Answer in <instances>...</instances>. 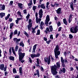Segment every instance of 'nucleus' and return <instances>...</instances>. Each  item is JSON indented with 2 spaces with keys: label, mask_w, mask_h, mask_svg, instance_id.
Wrapping results in <instances>:
<instances>
[{
  "label": "nucleus",
  "mask_w": 78,
  "mask_h": 78,
  "mask_svg": "<svg viewBox=\"0 0 78 78\" xmlns=\"http://www.w3.org/2000/svg\"><path fill=\"white\" fill-rule=\"evenodd\" d=\"M56 64L57 66L55 65L51 67V72L53 75H56L58 73V72H57L56 69L57 68L58 69V68H60L61 67L59 62L56 63Z\"/></svg>",
  "instance_id": "nucleus-1"
},
{
  "label": "nucleus",
  "mask_w": 78,
  "mask_h": 78,
  "mask_svg": "<svg viewBox=\"0 0 78 78\" xmlns=\"http://www.w3.org/2000/svg\"><path fill=\"white\" fill-rule=\"evenodd\" d=\"M22 50L20 49H19L18 50V55H19V61L20 62H21L22 63H23L25 62L24 60H22L25 55V53H22L21 52Z\"/></svg>",
  "instance_id": "nucleus-2"
},
{
  "label": "nucleus",
  "mask_w": 78,
  "mask_h": 78,
  "mask_svg": "<svg viewBox=\"0 0 78 78\" xmlns=\"http://www.w3.org/2000/svg\"><path fill=\"white\" fill-rule=\"evenodd\" d=\"M59 46L57 45L54 50L55 57L56 59L58 58V56L61 54V52L59 51Z\"/></svg>",
  "instance_id": "nucleus-3"
},
{
  "label": "nucleus",
  "mask_w": 78,
  "mask_h": 78,
  "mask_svg": "<svg viewBox=\"0 0 78 78\" xmlns=\"http://www.w3.org/2000/svg\"><path fill=\"white\" fill-rule=\"evenodd\" d=\"M70 31L73 33H76L77 31H78V26H76L73 30V28L71 27L70 29Z\"/></svg>",
  "instance_id": "nucleus-4"
},
{
  "label": "nucleus",
  "mask_w": 78,
  "mask_h": 78,
  "mask_svg": "<svg viewBox=\"0 0 78 78\" xmlns=\"http://www.w3.org/2000/svg\"><path fill=\"white\" fill-rule=\"evenodd\" d=\"M44 61L45 62H48V64L49 65L50 64V56H49V58H48L47 57H45L44 58Z\"/></svg>",
  "instance_id": "nucleus-5"
},
{
  "label": "nucleus",
  "mask_w": 78,
  "mask_h": 78,
  "mask_svg": "<svg viewBox=\"0 0 78 78\" xmlns=\"http://www.w3.org/2000/svg\"><path fill=\"white\" fill-rule=\"evenodd\" d=\"M49 21H50V18L49 17V15H48L46 16V19L45 22V24L46 25V26H48Z\"/></svg>",
  "instance_id": "nucleus-6"
},
{
  "label": "nucleus",
  "mask_w": 78,
  "mask_h": 78,
  "mask_svg": "<svg viewBox=\"0 0 78 78\" xmlns=\"http://www.w3.org/2000/svg\"><path fill=\"white\" fill-rule=\"evenodd\" d=\"M0 69L2 70H4V72L6 71V67L5 66L4 67V64L1 65L0 66Z\"/></svg>",
  "instance_id": "nucleus-7"
},
{
  "label": "nucleus",
  "mask_w": 78,
  "mask_h": 78,
  "mask_svg": "<svg viewBox=\"0 0 78 78\" xmlns=\"http://www.w3.org/2000/svg\"><path fill=\"white\" fill-rule=\"evenodd\" d=\"M43 13V11H42V9H41L39 12V16L40 18H42V13Z\"/></svg>",
  "instance_id": "nucleus-8"
},
{
  "label": "nucleus",
  "mask_w": 78,
  "mask_h": 78,
  "mask_svg": "<svg viewBox=\"0 0 78 78\" xmlns=\"http://www.w3.org/2000/svg\"><path fill=\"white\" fill-rule=\"evenodd\" d=\"M5 9V5H0V10L3 11Z\"/></svg>",
  "instance_id": "nucleus-9"
},
{
  "label": "nucleus",
  "mask_w": 78,
  "mask_h": 78,
  "mask_svg": "<svg viewBox=\"0 0 78 78\" xmlns=\"http://www.w3.org/2000/svg\"><path fill=\"white\" fill-rule=\"evenodd\" d=\"M13 41L15 42V43H18V42H20V39H17V38H13Z\"/></svg>",
  "instance_id": "nucleus-10"
},
{
  "label": "nucleus",
  "mask_w": 78,
  "mask_h": 78,
  "mask_svg": "<svg viewBox=\"0 0 78 78\" xmlns=\"http://www.w3.org/2000/svg\"><path fill=\"white\" fill-rule=\"evenodd\" d=\"M36 21L37 23H39V24H40L41 21V19L37 18H36Z\"/></svg>",
  "instance_id": "nucleus-11"
},
{
  "label": "nucleus",
  "mask_w": 78,
  "mask_h": 78,
  "mask_svg": "<svg viewBox=\"0 0 78 78\" xmlns=\"http://www.w3.org/2000/svg\"><path fill=\"white\" fill-rule=\"evenodd\" d=\"M45 25V24L43 21H41V23L40 29L41 30H43V27Z\"/></svg>",
  "instance_id": "nucleus-12"
},
{
  "label": "nucleus",
  "mask_w": 78,
  "mask_h": 78,
  "mask_svg": "<svg viewBox=\"0 0 78 78\" xmlns=\"http://www.w3.org/2000/svg\"><path fill=\"white\" fill-rule=\"evenodd\" d=\"M38 7V8L41 7L42 9H45V6L44 5V4H41V5H39Z\"/></svg>",
  "instance_id": "nucleus-13"
},
{
  "label": "nucleus",
  "mask_w": 78,
  "mask_h": 78,
  "mask_svg": "<svg viewBox=\"0 0 78 78\" xmlns=\"http://www.w3.org/2000/svg\"><path fill=\"white\" fill-rule=\"evenodd\" d=\"M37 46V44H35L33 46L32 53H35V51H36V49Z\"/></svg>",
  "instance_id": "nucleus-14"
},
{
  "label": "nucleus",
  "mask_w": 78,
  "mask_h": 78,
  "mask_svg": "<svg viewBox=\"0 0 78 78\" xmlns=\"http://www.w3.org/2000/svg\"><path fill=\"white\" fill-rule=\"evenodd\" d=\"M36 62H37V65L36 63V66H37V67H40V66L39 65V58L37 59Z\"/></svg>",
  "instance_id": "nucleus-15"
},
{
  "label": "nucleus",
  "mask_w": 78,
  "mask_h": 78,
  "mask_svg": "<svg viewBox=\"0 0 78 78\" xmlns=\"http://www.w3.org/2000/svg\"><path fill=\"white\" fill-rule=\"evenodd\" d=\"M70 6L72 11H73V10H74V8H73V2H71L70 3Z\"/></svg>",
  "instance_id": "nucleus-16"
},
{
  "label": "nucleus",
  "mask_w": 78,
  "mask_h": 78,
  "mask_svg": "<svg viewBox=\"0 0 78 78\" xmlns=\"http://www.w3.org/2000/svg\"><path fill=\"white\" fill-rule=\"evenodd\" d=\"M36 73L34 74V75L36 76V75H37L38 77H39V70H37L36 71Z\"/></svg>",
  "instance_id": "nucleus-17"
},
{
  "label": "nucleus",
  "mask_w": 78,
  "mask_h": 78,
  "mask_svg": "<svg viewBox=\"0 0 78 78\" xmlns=\"http://www.w3.org/2000/svg\"><path fill=\"white\" fill-rule=\"evenodd\" d=\"M9 59L11 61H14V57L12 56L9 57Z\"/></svg>",
  "instance_id": "nucleus-18"
},
{
  "label": "nucleus",
  "mask_w": 78,
  "mask_h": 78,
  "mask_svg": "<svg viewBox=\"0 0 78 78\" xmlns=\"http://www.w3.org/2000/svg\"><path fill=\"white\" fill-rule=\"evenodd\" d=\"M61 8H59L57 10H56V12L57 14H60L61 13Z\"/></svg>",
  "instance_id": "nucleus-19"
},
{
  "label": "nucleus",
  "mask_w": 78,
  "mask_h": 78,
  "mask_svg": "<svg viewBox=\"0 0 78 78\" xmlns=\"http://www.w3.org/2000/svg\"><path fill=\"white\" fill-rule=\"evenodd\" d=\"M18 6L19 8H21V9H22V8H23V4L21 3H19L18 4Z\"/></svg>",
  "instance_id": "nucleus-20"
},
{
  "label": "nucleus",
  "mask_w": 78,
  "mask_h": 78,
  "mask_svg": "<svg viewBox=\"0 0 78 78\" xmlns=\"http://www.w3.org/2000/svg\"><path fill=\"white\" fill-rule=\"evenodd\" d=\"M32 27V24H29V25L28 26V30H31V28Z\"/></svg>",
  "instance_id": "nucleus-21"
},
{
  "label": "nucleus",
  "mask_w": 78,
  "mask_h": 78,
  "mask_svg": "<svg viewBox=\"0 0 78 78\" xmlns=\"http://www.w3.org/2000/svg\"><path fill=\"white\" fill-rule=\"evenodd\" d=\"M63 23L66 25H67V21L66 20V18L64 19H63Z\"/></svg>",
  "instance_id": "nucleus-22"
},
{
  "label": "nucleus",
  "mask_w": 78,
  "mask_h": 78,
  "mask_svg": "<svg viewBox=\"0 0 78 78\" xmlns=\"http://www.w3.org/2000/svg\"><path fill=\"white\" fill-rule=\"evenodd\" d=\"M12 50L13 52V54H14V55H15V56H16V53L15 51H14V48H13V47L12 48Z\"/></svg>",
  "instance_id": "nucleus-23"
},
{
  "label": "nucleus",
  "mask_w": 78,
  "mask_h": 78,
  "mask_svg": "<svg viewBox=\"0 0 78 78\" xmlns=\"http://www.w3.org/2000/svg\"><path fill=\"white\" fill-rule=\"evenodd\" d=\"M19 72L20 74H22V67H20L19 68Z\"/></svg>",
  "instance_id": "nucleus-24"
},
{
  "label": "nucleus",
  "mask_w": 78,
  "mask_h": 78,
  "mask_svg": "<svg viewBox=\"0 0 78 78\" xmlns=\"http://www.w3.org/2000/svg\"><path fill=\"white\" fill-rule=\"evenodd\" d=\"M5 15V13H0V16L1 17V18H3V17Z\"/></svg>",
  "instance_id": "nucleus-25"
},
{
  "label": "nucleus",
  "mask_w": 78,
  "mask_h": 78,
  "mask_svg": "<svg viewBox=\"0 0 78 78\" xmlns=\"http://www.w3.org/2000/svg\"><path fill=\"white\" fill-rule=\"evenodd\" d=\"M32 0H31L30 1V3H28L27 5L28 6H31L32 5Z\"/></svg>",
  "instance_id": "nucleus-26"
},
{
  "label": "nucleus",
  "mask_w": 78,
  "mask_h": 78,
  "mask_svg": "<svg viewBox=\"0 0 78 78\" xmlns=\"http://www.w3.org/2000/svg\"><path fill=\"white\" fill-rule=\"evenodd\" d=\"M20 46H22L23 47H24V44H23V41H22L20 42Z\"/></svg>",
  "instance_id": "nucleus-27"
},
{
  "label": "nucleus",
  "mask_w": 78,
  "mask_h": 78,
  "mask_svg": "<svg viewBox=\"0 0 78 78\" xmlns=\"http://www.w3.org/2000/svg\"><path fill=\"white\" fill-rule=\"evenodd\" d=\"M24 34H25V35L27 37H29V35H28V34H27V32L25 31L24 32Z\"/></svg>",
  "instance_id": "nucleus-28"
},
{
  "label": "nucleus",
  "mask_w": 78,
  "mask_h": 78,
  "mask_svg": "<svg viewBox=\"0 0 78 78\" xmlns=\"http://www.w3.org/2000/svg\"><path fill=\"white\" fill-rule=\"evenodd\" d=\"M50 3L49 2H47L46 3V7L48 9V5H49Z\"/></svg>",
  "instance_id": "nucleus-29"
},
{
  "label": "nucleus",
  "mask_w": 78,
  "mask_h": 78,
  "mask_svg": "<svg viewBox=\"0 0 78 78\" xmlns=\"http://www.w3.org/2000/svg\"><path fill=\"white\" fill-rule=\"evenodd\" d=\"M32 33H36V31L35 30H36V28H32Z\"/></svg>",
  "instance_id": "nucleus-30"
},
{
  "label": "nucleus",
  "mask_w": 78,
  "mask_h": 78,
  "mask_svg": "<svg viewBox=\"0 0 78 78\" xmlns=\"http://www.w3.org/2000/svg\"><path fill=\"white\" fill-rule=\"evenodd\" d=\"M31 58H34V57H36V54H32L31 55Z\"/></svg>",
  "instance_id": "nucleus-31"
},
{
  "label": "nucleus",
  "mask_w": 78,
  "mask_h": 78,
  "mask_svg": "<svg viewBox=\"0 0 78 78\" xmlns=\"http://www.w3.org/2000/svg\"><path fill=\"white\" fill-rule=\"evenodd\" d=\"M10 25V29H12V27L14 26V23H11Z\"/></svg>",
  "instance_id": "nucleus-32"
},
{
  "label": "nucleus",
  "mask_w": 78,
  "mask_h": 78,
  "mask_svg": "<svg viewBox=\"0 0 78 78\" xmlns=\"http://www.w3.org/2000/svg\"><path fill=\"white\" fill-rule=\"evenodd\" d=\"M12 34H13V32H11L10 33V34L9 35L10 39H11L12 37Z\"/></svg>",
  "instance_id": "nucleus-33"
},
{
  "label": "nucleus",
  "mask_w": 78,
  "mask_h": 78,
  "mask_svg": "<svg viewBox=\"0 0 78 78\" xmlns=\"http://www.w3.org/2000/svg\"><path fill=\"white\" fill-rule=\"evenodd\" d=\"M61 71L63 72V73H65V72H66V69L64 68H63L61 70Z\"/></svg>",
  "instance_id": "nucleus-34"
},
{
  "label": "nucleus",
  "mask_w": 78,
  "mask_h": 78,
  "mask_svg": "<svg viewBox=\"0 0 78 78\" xmlns=\"http://www.w3.org/2000/svg\"><path fill=\"white\" fill-rule=\"evenodd\" d=\"M61 62L62 63H64V59H63V58L62 57H61Z\"/></svg>",
  "instance_id": "nucleus-35"
},
{
  "label": "nucleus",
  "mask_w": 78,
  "mask_h": 78,
  "mask_svg": "<svg viewBox=\"0 0 78 78\" xmlns=\"http://www.w3.org/2000/svg\"><path fill=\"white\" fill-rule=\"evenodd\" d=\"M13 73H17V71H16V69L13 68Z\"/></svg>",
  "instance_id": "nucleus-36"
},
{
  "label": "nucleus",
  "mask_w": 78,
  "mask_h": 78,
  "mask_svg": "<svg viewBox=\"0 0 78 78\" xmlns=\"http://www.w3.org/2000/svg\"><path fill=\"white\" fill-rule=\"evenodd\" d=\"M17 30H15L14 33V35H16V34H17Z\"/></svg>",
  "instance_id": "nucleus-37"
},
{
  "label": "nucleus",
  "mask_w": 78,
  "mask_h": 78,
  "mask_svg": "<svg viewBox=\"0 0 78 78\" xmlns=\"http://www.w3.org/2000/svg\"><path fill=\"white\" fill-rule=\"evenodd\" d=\"M72 16H73V15L71 14L69 16V19H73V17H72Z\"/></svg>",
  "instance_id": "nucleus-38"
},
{
  "label": "nucleus",
  "mask_w": 78,
  "mask_h": 78,
  "mask_svg": "<svg viewBox=\"0 0 78 78\" xmlns=\"http://www.w3.org/2000/svg\"><path fill=\"white\" fill-rule=\"evenodd\" d=\"M36 35H39L40 34V30H38L37 31V33L36 34Z\"/></svg>",
  "instance_id": "nucleus-39"
},
{
  "label": "nucleus",
  "mask_w": 78,
  "mask_h": 78,
  "mask_svg": "<svg viewBox=\"0 0 78 78\" xmlns=\"http://www.w3.org/2000/svg\"><path fill=\"white\" fill-rule=\"evenodd\" d=\"M49 29L51 31H52V30H53V27H52V26H50L49 27Z\"/></svg>",
  "instance_id": "nucleus-40"
},
{
  "label": "nucleus",
  "mask_w": 78,
  "mask_h": 78,
  "mask_svg": "<svg viewBox=\"0 0 78 78\" xmlns=\"http://www.w3.org/2000/svg\"><path fill=\"white\" fill-rule=\"evenodd\" d=\"M12 4H13V1H11L10 2V3L9 4V6H12Z\"/></svg>",
  "instance_id": "nucleus-41"
},
{
  "label": "nucleus",
  "mask_w": 78,
  "mask_h": 78,
  "mask_svg": "<svg viewBox=\"0 0 78 78\" xmlns=\"http://www.w3.org/2000/svg\"><path fill=\"white\" fill-rule=\"evenodd\" d=\"M37 8V6H34L33 7V9L34 11H35L36 10V9Z\"/></svg>",
  "instance_id": "nucleus-42"
},
{
  "label": "nucleus",
  "mask_w": 78,
  "mask_h": 78,
  "mask_svg": "<svg viewBox=\"0 0 78 78\" xmlns=\"http://www.w3.org/2000/svg\"><path fill=\"white\" fill-rule=\"evenodd\" d=\"M18 48H19V46H18L17 45H16L15 48V51H17Z\"/></svg>",
  "instance_id": "nucleus-43"
},
{
  "label": "nucleus",
  "mask_w": 78,
  "mask_h": 78,
  "mask_svg": "<svg viewBox=\"0 0 78 78\" xmlns=\"http://www.w3.org/2000/svg\"><path fill=\"white\" fill-rule=\"evenodd\" d=\"M69 36L70 39H72V38H73V36L71 34H69Z\"/></svg>",
  "instance_id": "nucleus-44"
},
{
  "label": "nucleus",
  "mask_w": 78,
  "mask_h": 78,
  "mask_svg": "<svg viewBox=\"0 0 78 78\" xmlns=\"http://www.w3.org/2000/svg\"><path fill=\"white\" fill-rule=\"evenodd\" d=\"M71 21H72V19H70V18H69L68 19V22L69 23H70L71 22Z\"/></svg>",
  "instance_id": "nucleus-45"
},
{
  "label": "nucleus",
  "mask_w": 78,
  "mask_h": 78,
  "mask_svg": "<svg viewBox=\"0 0 78 78\" xmlns=\"http://www.w3.org/2000/svg\"><path fill=\"white\" fill-rule=\"evenodd\" d=\"M57 23L58 27H59L61 25V23L60 22H58Z\"/></svg>",
  "instance_id": "nucleus-46"
},
{
  "label": "nucleus",
  "mask_w": 78,
  "mask_h": 78,
  "mask_svg": "<svg viewBox=\"0 0 78 78\" xmlns=\"http://www.w3.org/2000/svg\"><path fill=\"white\" fill-rule=\"evenodd\" d=\"M18 16H20L21 15V13L20 11H18L17 13Z\"/></svg>",
  "instance_id": "nucleus-47"
},
{
  "label": "nucleus",
  "mask_w": 78,
  "mask_h": 78,
  "mask_svg": "<svg viewBox=\"0 0 78 78\" xmlns=\"http://www.w3.org/2000/svg\"><path fill=\"white\" fill-rule=\"evenodd\" d=\"M50 39H53V35H51L50 36Z\"/></svg>",
  "instance_id": "nucleus-48"
},
{
  "label": "nucleus",
  "mask_w": 78,
  "mask_h": 78,
  "mask_svg": "<svg viewBox=\"0 0 78 78\" xmlns=\"http://www.w3.org/2000/svg\"><path fill=\"white\" fill-rule=\"evenodd\" d=\"M9 53H10V54H11V53H12V52L11 51V48H10V49H9Z\"/></svg>",
  "instance_id": "nucleus-49"
},
{
  "label": "nucleus",
  "mask_w": 78,
  "mask_h": 78,
  "mask_svg": "<svg viewBox=\"0 0 78 78\" xmlns=\"http://www.w3.org/2000/svg\"><path fill=\"white\" fill-rule=\"evenodd\" d=\"M32 22V21H31V19H30L29 20V24H31V22Z\"/></svg>",
  "instance_id": "nucleus-50"
},
{
  "label": "nucleus",
  "mask_w": 78,
  "mask_h": 78,
  "mask_svg": "<svg viewBox=\"0 0 78 78\" xmlns=\"http://www.w3.org/2000/svg\"><path fill=\"white\" fill-rule=\"evenodd\" d=\"M38 15V13H37V12H36L35 13L36 18H38V17H37Z\"/></svg>",
  "instance_id": "nucleus-51"
},
{
  "label": "nucleus",
  "mask_w": 78,
  "mask_h": 78,
  "mask_svg": "<svg viewBox=\"0 0 78 78\" xmlns=\"http://www.w3.org/2000/svg\"><path fill=\"white\" fill-rule=\"evenodd\" d=\"M64 62H68L67 61V58H66L64 60Z\"/></svg>",
  "instance_id": "nucleus-52"
},
{
  "label": "nucleus",
  "mask_w": 78,
  "mask_h": 78,
  "mask_svg": "<svg viewBox=\"0 0 78 78\" xmlns=\"http://www.w3.org/2000/svg\"><path fill=\"white\" fill-rule=\"evenodd\" d=\"M20 78V76L18 75H16L15 76V78Z\"/></svg>",
  "instance_id": "nucleus-53"
},
{
  "label": "nucleus",
  "mask_w": 78,
  "mask_h": 78,
  "mask_svg": "<svg viewBox=\"0 0 78 78\" xmlns=\"http://www.w3.org/2000/svg\"><path fill=\"white\" fill-rule=\"evenodd\" d=\"M40 56V54L37 53V55H36V57H39Z\"/></svg>",
  "instance_id": "nucleus-54"
},
{
  "label": "nucleus",
  "mask_w": 78,
  "mask_h": 78,
  "mask_svg": "<svg viewBox=\"0 0 78 78\" xmlns=\"http://www.w3.org/2000/svg\"><path fill=\"white\" fill-rule=\"evenodd\" d=\"M62 28V27H60L59 28L58 30V31H61V29Z\"/></svg>",
  "instance_id": "nucleus-55"
},
{
  "label": "nucleus",
  "mask_w": 78,
  "mask_h": 78,
  "mask_svg": "<svg viewBox=\"0 0 78 78\" xmlns=\"http://www.w3.org/2000/svg\"><path fill=\"white\" fill-rule=\"evenodd\" d=\"M30 14H28L27 16L26 17V18H29V17H30Z\"/></svg>",
  "instance_id": "nucleus-56"
},
{
  "label": "nucleus",
  "mask_w": 78,
  "mask_h": 78,
  "mask_svg": "<svg viewBox=\"0 0 78 78\" xmlns=\"http://www.w3.org/2000/svg\"><path fill=\"white\" fill-rule=\"evenodd\" d=\"M20 34V31H18V34L17 35L18 36H19V35Z\"/></svg>",
  "instance_id": "nucleus-57"
},
{
  "label": "nucleus",
  "mask_w": 78,
  "mask_h": 78,
  "mask_svg": "<svg viewBox=\"0 0 78 78\" xmlns=\"http://www.w3.org/2000/svg\"><path fill=\"white\" fill-rule=\"evenodd\" d=\"M41 71H44V68L42 66L41 67Z\"/></svg>",
  "instance_id": "nucleus-58"
},
{
  "label": "nucleus",
  "mask_w": 78,
  "mask_h": 78,
  "mask_svg": "<svg viewBox=\"0 0 78 78\" xmlns=\"http://www.w3.org/2000/svg\"><path fill=\"white\" fill-rule=\"evenodd\" d=\"M55 78H60V76H59L57 75L56 76H55Z\"/></svg>",
  "instance_id": "nucleus-59"
},
{
  "label": "nucleus",
  "mask_w": 78,
  "mask_h": 78,
  "mask_svg": "<svg viewBox=\"0 0 78 78\" xmlns=\"http://www.w3.org/2000/svg\"><path fill=\"white\" fill-rule=\"evenodd\" d=\"M59 34H57L56 36V38H58V36H59Z\"/></svg>",
  "instance_id": "nucleus-60"
},
{
  "label": "nucleus",
  "mask_w": 78,
  "mask_h": 78,
  "mask_svg": "<svg viewBox=\"0 0 78 78\" xmlns=\"http://www.w3.org/2000/svg\"><path fill=\"white\" fill-rule=\"evenodd\" d=\"M23 12H24V14H26V13H27V10H23Z\"/></svg>",
  "instance_id": "nucleus-61"
},
{
  "label": "nucleus",
  "mask_w": 78,
  "mask_h": 78,
  "mask_svg": "<svg viewBox=\"0 0 78 78\" xmlns=\"http://www.w3.org/2000/svg\"><path fill=\"white\" fill-rule=\"evenodd\" d=\"M67 53L66 51L65 52L64 54V56H66V55H67Z\"/></svg>",
  "instance_id": "nucleus-62"
},
{
  "label": "nucleus",
  "mask_w": 78,
  "mask_h": 78,
  "mask_svg": "<svg viewBox=\"0 0 78 78\" xmlns=\"http://www.w3.org/2000/svg\"><path fill=\"white\" fill-rule=\"evenodd\" d=\"M51 41H46V43H47V44H50V42Z\"/></svg>",
  "instance_id": "nucleus-63"
},
{
  "label": "nucleus",
  "mask_w": 78,
  "mask_h": 78,
  "mask_svg": "<svg viewBox=\"0 0 78 78\" xmlns=\"http://www.w3.org/2000/svg\"><path fill=\"white\" fill-rule=\"evenodd\" d=\"M55 6H59V4L58 3H55Z\"/></svg>",
  "instance_id": "nucleus-64"
}]
</instances>
